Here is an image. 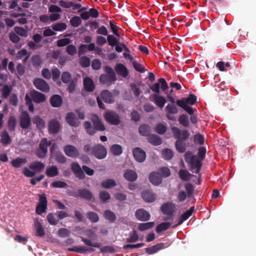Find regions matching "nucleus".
I'll list each match as a JSON object with an SVG mask.
<instances>
[{"mask_svg": "<svg viewBox=\"0 0 256 256\" xmlns=\"http://www.w3.org/2000/svg\"><path fill=\"white\" fill-rule=\"evenodd\" d=\"M94 126L89 121H86L84 123V126L86 132L90 136H94L98 131L103 132L106 130V127L99 117L95 114L92 118Z\"/></svg>", "mask_w": 256, "mask_h": 256, "instance_id": "f257e3e1", "label": "nucleus"}, {"mask_svg": "<svg viewBox=\"0 0 256 256\" xmlns=\"http://www.w3.org/2000/svg\"><path fill=\"white\" fill-rule=\"evenodd\" d=\"M184 160L189 166L190 170L194 173L200 174L202 166V161L198 156L192 154L191 151H187L185 152Z\"/></svg>", "mask_w": 256, "mask_h": 256, "instance_id": "f03ea898", "label": "nucleus"}, {"mask_svg": "<svg viewBox=\"0 0 256 256\" xmlns=\"http://www.w3.org/2000/svg\"><path fill=\"white\" fill-rule=\"evenodd\" d=\"M104 70L106 74H102L100 77V81L101 83L110 84L116 80V76L110 66H106Z\"/></svg>", "mask_w": 256, "mask_h": 256, "instance_id": "7ed1b4c3", "label": "nucleus"}, {"mask_svg": "<svg viewBox=\"0 0 256 256\" xmlns=\"http://www.w3.org/2000/svg\"><path fill=\"white\" fill-rule=\"evenodd\" d=\"M38 202L36 208V212L41 216L46 212L48 201L45 194H38Z\"/></svg>", "mask_w": 256, "mask_h": 256, "instance_id": "20e7f679", "label": "nucleus"}, {"mask_svg": "<svg viewBox=\"0 0 256 256\" xmlns=\"http://www.w3.org/2000/svg\"><path fill=\"white\" fill-rule=\"evenodd\" d=\"M105 120L112 125L117 126L120 122L119 115L114 111L106 110L104 114Z\"/></svg>", "mask_w": 256, "mask_h": 256, "instance_id": "39448f33", "label": "nucleus"}, {"mask_svg": "<svg viewBox=\"0 0 256 256\" xmlns=\"http://www.w3.org/2000/svg\"><path fill=\"white\" fill-rule=\"evenodd\" d=\"M173 136L176 140H186L190 135L188 130L174 126L172 128Z\"/></svg>", "mask_w": 256, "mask_h": 256, "instance_id": "423d86ee", "label": "nucleus"}, {"mask_svg": "<svg viewBox=\"0 0 256 256\" xmlns=\"http://www.w3.org/2000/svg\"><path fill=\"white\" fill-rule=\"evenodd\" d=\"M92 154L96 158L102 160L106 157L107 150L104 146L98 144L92 147Z\"/></svg>", "mask_w": 256, "mask_h": 256, "instance_id": "0eeeda50", "label": "nucleus"}, {"mask_svg": "<svg viewBox=\"0 0 256 256\" xmlns=\"http://www.w3.org/2000/svg\"><path fill=\"white\" fill-rule=\"evenodd\" d=\"M50 144V142H48L46 138H42L40 144L39 148L36 152V155L40 158H44L48 152V146Z\"/></svg>", "mask_w": 256, "mask_h": 256, "instance_id": "6e6552de", "label": "nucleus"}, {"mask_svg": "<svg viewBox=\"0 0 256 256\" xmlns=\"http://www.w3.org/2000/svg\"><path fill=\"white\" fill-rule=\"evenodd\" d=\"M160 86L162 90L165 92L168 88V83L164 78H160L158 82H156L150 86V88L154 92L160 94Z\"/></svg>", "mask_w": 256, "mask_h": 256, "instance_id": "1a4fd4ad", "label": "nucleus"}, {"mask_svg": "<svg viewBox=\"0 0 256 256\" xmlns=\"http://www.w3.org/2000/svg\"><path fill=\"white\" fill-rule=\"evenodd\" d=\"M196 96L194 94H190L187 98L177 100L176 104L178 106H182L183 104L192 106L196 103Z\"/></svg>", "mask_w": 256, "mask_h": 256, "instance_id": "9d476101", "label": "nucleus"}, {"mask_svg": "<svg viewBox=\"0 0 256 256\" xmlns=\"http://www.w3.org/2000/svg\"><path fill=\"white\" fill-rule=\"evenodd\" d=\"M33 84L36 88L43 92H48L50 90L48 84L41 78H36L33 81Z\"/></svg>", "mask_w": 256, "mask_h": 256, "instance_id": "9b49d317", "label": "nucleus"}, {"mask_svg": "<svg viewBox=\"0 0 256 256\" xmlns=\"http://www.w3.org/2000/svg\"><path fill=\"white\" fill-rule=\"evenodd\" d=\"M166 111V118L172 121L176 120V117L174 114H176L178 112V108L174 104H168L165 108Z\"/></svg>", "mask_w": 256, "mask_h": 256, "instance_id": "f8f14e48", "label": "nucleus"}, {"mask_svg": "<svg viewBox=\"0 0 256 256\" xmlns=\"http://www.w3.org/2000/svg\"><path fill=\"white\" fill-rule=\"evenodd\" d=\"M71 169L75 176L80 180H84L85 178V174L81 168L80 164L74 162L71 164Z\"/></svg>", "mask_w": 256, "mask_h": 256, "instance_id": "ddd939ff", "label": "nucleus"}, {"mask_svg": "<svg viewBox=\"0 0 256 256\" xmlns=\"http://www.w3.org/2000/svg\"><path fill=\"white\" fill-rule=\"evenodd\" d=\"M169 243L160 242L152 246L150 248H147L145 249L146 253L148 254H152L158 250L166 248L170 246Z\"/></svg>", "mask_w": 256, "mask_h": 256, "instance_id": "4468645a", "label": "nucleus"}, {"mask_svg": "<svg viewBox=\"0 0 256 256\" xmlns=\"http://www.w3.org/2000/svg\"><path fill=\"white\" fill-rule=\"evenodd\" d=\"M64 151L65 154L71 158H77L79 156L78 149L74 146L68 144L64 147Z\"/></svg>", "mask_w": 256, "mask_h": 256, "instance_id": "2eb2a0df", "label": "nucleus"}, {"mask_svg": "<svg viewBox=\"0 0 256 256\" xmlns=\"http://www.w3.org/2000/svg\"><path fill=\"white\" fill-rule=\"evenodd\" d=\"M135 216L138 220L143 222L148 220L150 218V213L144 208L137 210L135 212Z\"/></svg>", "mask_w": 256, "mask_h": 256, "instance_id": "dca6fc26", "label": "nucleus"}, {"mask_svg": "<svg viewBox=\"0 0 256 256\" xmlns=\"http://www.w3.org/2000/svg\"><path fill=\"white\" fill-rule=\"evenodd\" d=\"M174 206L172 203H165L161 206V210L162 212L164 214L168 216L170 218H172L174 216Z\"/></svg>", "mask_w": 256, "mask_h": 256, "instance_id": "f3484780", "label": "nucleus"}, {"mask_svg": "<svg viewBox=\"0 0 256 256\" xmlns=\"http://www.w3.org/2000/svg\"><path fill=\"white\" fill-rule=\"evenodd\" d=\"M66 120L67 123L73 127H78L80 124V122L76 118V114L72 112H68L66 114Z\"/></svg>", "mask_w": 256, "mask_h": 256, "instance_id": "a211bd4d", "label": "nucleus"}, {"mask_svg": "<svg viewBox=\"0 0 256 256\" xmlns=\"http://www.w3.org/2000/svg\"><path fill=\"white\" fill-rule=\"evenodd\" d=\"M133 156L134 159L138 162H143L146 157L145 152L140 148H136L133 150Z\"/></svg>", "mask_w": 256, "mask_h": 256, "instance_id": "6ab92c4d", "label": "nucleus"}, {"mask_svg": "<svg viewBox=\"0 0 256 256\" xmlns=\"http://www.w3.org/2000/svg\"><path fill=\"white\" fill-rule=\"evenodd\" d=\"M48 127L50 134H56L59 132L61 126L57 120L53 119L50 121Z\"/></svg>", "mask_w": 256, "mask_h": 256, "instance_id": "aec40b11", "label": "nucleus"}, {"mask_svg": "<svg viewBox=\"0 0 256 256\" xmlns=\"http://www.w3.org/2000/svg\"><path fill=\"white\" fill-rule=\"evenodd\" d=\"M194 210V206H192L190 208V210H186V212L182 214L178 219V223L174 226L173 228H176V226L182 224L184 221L188 220L192 215Z\"/></svg>", "mask_w": 256, "mask_h": 256, "instance_id": "412c9836", "label": "nucleus"}, {"mask_svg": "<svg viewBox=\"0 0 256 256\" xmlns=\"http://www.w3.org/2000/svg\"><path fill=\"white\" fill-rule=\"evenodd\" d=\"M78 194H74L72 196L74 197L80 196V198L88 200H90L93 198L92 194L86 188L78 189Z\"/></svg>", "mask_w": 256, "mask_h": 256, "instance_id": "4be33fe9", "label": "nucleus"}, {"mask_svg": "<svg viewBox=\"0 0 256 256\" xmlns=\"http://www.w3.org/2000/svg\"><path fill=\"white\" fill-rule=\"evenodd\" d=\"M114 70L118 75L124 78H126L129 74L128 70L126 66L122 64L118 63L116 64Z\"/></svg>", "mask_w": 256, "mask_h": 256, "instance_id": "5701e85b", "label": "nucleus"}, {"mask_svg": "<svg viewBox=\"0 0 256 256\" xmlns=\"http://www.w3.org/2000/svg\"><path fill=\"white\" fill-rule=\"evenodd\" d=\"M100 96L106 103L112 104L114 102V98L112 94L108 90H106L102 91Z\"/></svg>", "mask_w": 256, "mask_h": 256, "instance_id": "b1692460", "label": "nucleus"}, {"mask_svg": "<svg viewBox=\"0 0 256 256\" xmlns=\"http://www.w3.org/2000/svg\"><path fill=\"white\" fill-rule=\"evenodd\" d=\"M149 180L154 185L158 186L162 182V177L159 172H153L150 174Z\"/></svg>", "mask_w": 256, "mask_h": 256, "instance_id": "393cba45", "label": "nucleus"}, {"mask_svg": "<svg viewBox=\"0 0 256 256\" xmlns=\"http://www.w3.org/2000/svg\"><path fill=\"white\" fill-rule=\"evenodd\" d=\"M50 102L52 107L59 108L62 105L63 100L60 95L54 94L50 98Z\"/></svg>", "mask_w": 256, "mask_h": 256, "instance_id": "a878e982", "label": "nucleus"}, {"mask_svg": "<svg viewBox=\"0 0 256 256\" xmlns=\"http://www.w3.org/2000/svg\"><path fill=\"white\" fill-rule=\"evenodd\" d=\"M46 99L44 94L33 90V102L40 104L45 102Z\"/></svg>", "mask_w": 256, "mask_h": 256, "instance_id": "bb28decb", "label": "nucleus"}, {"mask_svg": "<svg viewBox=\"0 0 256 256\" xmlns=\"http://www.w3.org/2000/svg\"><path fill=\"white\" fill-rule=\"evenodd\" d=\"M148 141L154 146H159L162 144V138L154 134H150L147 136Z\"/></svg>", "mask_w": 256, "mask_h": 256, "instance_id": "cd10ccee", "label": "nucleus"}, {"mask_svg": "<svg viewBox=\"0 0 256 256\" xmlns=\"http://www.w3.org/2000/svg\"><path fill=\"white\" fill-rule=\"evenodd\" d=\"M84 86L85 90L88 92L94 91L95 88L93 80L89 77H86L84 78Z\"/></svg>", "mask_w": 256, "mask_h": 256, "instance_id": "c85d7f7f", "label": "nucleus"}, {"mask_svg": "<svg viewBox=\"0 0 256 256\" xmlns=\"http://www.w3.org/2000/svg\"><path fill=\"white\" fill-rule=\"evenodd\" d=\"M142 197L144 201L148 202H152L156 200L155 195L150 190H144L142 194Z\"/></svg>", "mask_w": 256, "mask_h": 256, "instance_id": "c756f323", "label": "nucleus"}, {"mask_svg": "<svg viewBox=\"0 0 256 256\" xmlns=\"http://www.w3.org/2000/svg\"><path fill=\"white\" fill-rule=\"evenodd\" d=\"M68 250L70 252H75L79 254H85L87 252H94V250L92 248H86L83 246L69 248Z\"/></svg>", "mask_w": 256, "mask_h": 256, "instance_id": "7c9ffc66", "label": "nucleus"}, {"mask_svg": "<svg viewBox=\"0 0 256 256\" xmlns=\"http://www.w3.org/2000/svg\"><path fill=\"white\" fill-rule=\"evenodd\" d=\"M124 176L127 180L132 182L136 180L138 175L136 172L131 170H127L125 171Z\"/></svg>", "mask_w": 256, "mask_h": 256, "instance_id": "2f4dec72", "label": "nucleus"}, {"mask_svg": "<svg viewBox=\"0 0 256 256\" xmlns=\"http://www.w3.org/2000/svg\"><path fill=\"white\" fill-rule=\"evenodd\" d=\"M34 225L36 227V236L38 237H42L45 234V230L41 224L38 220H34Z\"/></svg>", "mask_w": 256, "mask_h": 256, "instance_id": "473e14b6", "label": "nucleus"}, {"mask_svg": "<svg viewBox=\"0 0 256 256\" xmlns=\"http://www.w3.org/2000/svg\"><path fill=\"white\" fill-rule=\"evenodd\" d=\"M186 140H176L175 142V148L176 150L180 153L184 152L186 150Z\"/></svg>", "mask_w": 256, "mask_h": 256, "instance_id": "72a5a7b5", "label": "nucleus"}, {"mask_svg": "<svg viewBox=\"0 0 256 256\" xmlns=\"http://www.w3.org/2000/svg\"><path fill=\"white\" fill-rule=\"evenodd\" d=\"M46 174L48 177H54L58 174V168L55 166H52L50 167H48L46 170Z\"/></svg>", "mask_w": 256, "mask_h": 256, "instance_id": "f704fd0d", "label": "nucleus"}, {"mask_svg": "<svg viewBox=\"0 0 256 256\" xmlns=\"http://www.w3.org/2000/svg\"><path fill=\"white\" fill-rule=\"evenodd\" d=\"M33 176H34L35 173L36 172H42L45 168V165L44 164L36 161L33 162Z\"/></svg>", "mask_w": 256, "mask_h": 256, "instance_id": "c9c22d12", "label": "nucleus"}, {"mask_svg": "<svg viewBox=\"0 0 256 256\" xmlns=\"http://www.w3.org/2000/svg\"><path fill=\"white\" fill-rule=\"evenodd\" d=\"M180 178L184 181H188L194 176L185 170L181 169L178 172Z\"/></svg>", "mask_w": 256, "mask_h": 256, "instance_id": "e433bc0d", "label": "nucleus"}, {"mask_svg": "<svg viewBox=\"0 0 256 256\" xmlns=\"http://www.w3.org/2000/svg\"><path fill=\"white\" fill-rule=\"evenodd\" d=\"M153 97L154 98V102L160 108H162L166 102L165 98L157 94H154Z\"/></svg>", "mask_w": 256, "mask_h": 256, "instance_id": "4c0bfd02", "label": "nucleus"}, {"mask_svg": "<svg viewBox=\"0 0 256 256\" xmlns=\"http://www.w3.org/2000/svg\"><path fill=\"white\" fill-rule=\"evenodd\" d=\"M21 126L23 128H27L30 124V118L26 112H23L21 116Z\"/></svg>", "mask_w": 256, "mask_h": 256, "instance_id": "58836bf2", "label": "nucleus"}, {"mask_svg": "<svg viewBox=\"0 0 256 256\" xmlns=\"http://www.w3.org/2000/svg\"><path fill=\"white\" fill-rule=\"evenodd\" d=\"M104 217L111 223L114 222L116 220V216L114 213L108 210H106L104 212Z\"/></svg>", "mask_w": 256, "mask_h": 256, "instance_id": "ea45409f", "label": "nucleus"}, {"mask_svg": "<svg viewBox=\"0 0 256 256\" xmlns=\"http://www.w3.org/2000/svg\"><path fill=\"white\" fill-rule=\"evenodd\" d=\"M110 151L113 155L118 156L122 154V148L120 145L114 144L110 146Z\"/></svg>", "mask_w": 256, "mask_h": 256, "instance_id": "a19ab883", "label": "nucleus"}, {"mask_svg": "<svg viewBox=\"0 0 256 256\" xmlns=\"http://www.w3.org/2000/svg\"><path fill=\"white\" fill-rule=\"evenodd\" d=\"M33 123L36 124L37 128L40 130H42L45 126L44 120L38 116L33 117Z\"/></svg>", "mask_w": 256, "mask_h": 256, "instance_id": "79ce46f5", "label": "nucleus"}, {"mask_svg": "<svg viewBox=\"0 0 256 256\" xmlns=\"http://www.w3.org/2000/svg\"><path fill=\"white\" fill-rule=\"evenodd\" d=\"M150 126L146 124H142L138 128L140 134L142 136H146L150 134Z\"/></svg>", "mask_w": 256, "mask_h": 256, "instance_id": "37998d69", "label": "nucleus"}, {"mask_svg": "<svg viewBox=\"0 0 256 256\" xmlns=\"http://www.w3.org/2000/svg\"><path fill=\"white\" fill-rule=\"evenodd\" d=\"M179 123L184 128H188L189 126L190 122L188 121V116L185 114H182L179 116L178 118Z\"/></svg>", "mask_w": 256, "mask_h": 256, "instance_id": "c03bdc74", "label": "nucleus"}, {"mask_svg": "<svg viewBox=\"0 0 256 256\" xmlns=\"http://www.w3.org/2000/svg\"><path fill=\"white\" fill-rule=\"evenodd\" d=\"M116 184L115 180L113 179L108 178L102 181L101 183V186L106 188H110L116 186Z\"/></svg>", "mask_w": 256, "mask_h": 256, "instance_id": "a18cd8bd", "label": "nucleus"}, {"mask_svg": "<svg viewBox=\"0 0 256 256\" xmlns=\"http://www.w3.org/2000/svg\"><path fill=\"white\" fill-rule=\"evenodd\" d=\"M167 127L166 124L158 123L155 127V131L159 134H164L166 131Z\"/></svg>", "mask_w": 256, "mask_h": 256, "instance_id": "49530a36", "label": "nucleus"}, {"mask_svg": "<svg viewBox=\"0 0 256 256\" xmlns=\"http://www.w3.org/2000/svg\"><path fill=\"white\" fill-rule=\"evenodd\" d=\"M138 234L135 230H134L126 238V242L128 243L135 242L138 240Z\"/></svg>", "mask_w": 256, "mask_h": 256, "instance_id": "de8ad7c7", "label": "nucleus"}, {"mask_svg": "<svg viewBox=\"0 0 256 256\" xmlns=\"http://www.w3.org/2000/svg\"><path fill=\"white\" fill-rule=\"evenodd\" d=\"M154 226V222H148L146 223L140 224L138 229L140 231H144L153 228Z\"/></svg>", "mask_w": 256, "mask_h": 256, "instance_id": "09e8293b", "label": "nucleus"}, {"mask_svg": "<svg viewBox=\"0 0 256 256\" xmlns=\"http://www.w3.org/2000/svg\"><path fill=\"white\" fill-rule=\"evenodd\" d=\"M162 158L166 160L172 159L174 156L173 151L170 148H165L162 150Z\"/></svg>", "mask_w": 256, "mask_h": 256, "instance_id": "8fccbe9b", "label": "nucleus"}, {"mask_svg": "<svg viewBox=\"0 0 256 256\" xmlns=\"http://www.w3.org/2000/svg\"><path fill=\"white\" fill-rule=\"evenodd\" d=\"M26 162V158H16L12 160V164L15 168H18L24 164Z\"/></svg>", "mask_w": 256, "mask_h": 256, "instance_id": "3c124183", "label": "nucleus"}, {"mask_svg": "<svg viewBox=\"0 0 256 256\" xmlns=\"http://www.w3.org/2000/svg\"><path fill=\"white\" fill-rule=\"evenodd\" d=\"M99 198L102 202L105 203L108 200H110V195L108 192L105 190H102L100 192L99 194Z\"/></svg>", "mask_w": 256, "mask_h": 256, "instance_id": "603ef678", "label": "nucleus"}, {"mask_svg": "<svg viewBox=\"0 0 256 256\" xmlns=\"http://www.w3.org/2000/svg\"><path fill=\"white\" fill-rule=\"evenodd\" d=\"M170 224H171L170 222H162L156 226V231L157 233H160V232L166 230L170 228Z\"/></svg>", "mask_w": 256, "mask_h": 256, "instance_id": "864d4df0", "label": "nucleus"}, {"mask_svg": "<svg viewBox=\"0 0 256 256\" xmlns=\"http://www.w3.org/2000/svg\"><path fill=\"white\" fill-rule=\"evenodd\" d=\"M86 216L88 220L92 222H97L99 220L98 216L95 212H87Z\"/></svg>", "mask_w": 256, "mask_h": 256, "instance_id": "5fc2aeb1", "label": "nucleus"}, {"mask_svg": "<svg viewBox=\"0 0 256 256\" xmlns=\"http://www.w3.org/2000/svg\"><path fill=\"white\" fill-rule=\"evenodd\" d=\"M66 27V24L64 22H57L52 26V28L55 31H63Z\"/></svg>", "mask_w": 256, "mask_h": 256, "instance_id": "6e6d98bb", "label": "nucleus"}, {"mask_svg": "<svg viewBox=\"0 0 256 256\" xmlns=\"http://www.w3.org/2000/svg\"><path fill=\"white\" fill-rule=\"evenodd\" d=\"M81 238L82 240L84 243L85 244L87 245L88 246L98 248H100L101 246L99 242L93 243L92 241L89 239H87L82 237H81Z\"/></svg>", "mask_w": 256, "mask_h": 256, "instance_id": "4d7b16f0", "label": "nucleus"}, {"mask_svg": "<svg viewBox=\"0 0 256 256\" xmlns=\"http://www.w3.org/2000/svg\"><path fill=\"white\" fill-rule=\"evenodd\" d=\"M1 142L4 145L8 144L10 142V138L6 132H4L1 134Z\"/></svg>", "mask_w": 256, "mask_h": 256, "instance_id": "13d9d810", "label": "nucleus"}, {"mask_svg": "<svg viewBox=\"0 0 256 256\" xmlns=\"http://www.w3.org/2000/svg\"><path fill=\"white\" fill-rule=\"evenodd\" d=\"M70 23L72 26L78 27L82 24V20L80 17L74 16L70 19Z\"/></svg>", "mask_w": 256, "mask_h": 256, "instance_id": "bf43d9fd", "label": "nucleus"}, {"mask_svg": "<svg viewBox=\"0 0 256 256\" xmlns=\"http://www.w3.org/2000/svg\"><path fill=\"white\" fill-rule=\"evenodd\" d=\"M80 63L82 67L87 68L90 65V60L88 57L84 56L80 58Z\"/></svg>", "mask_w": 256, "mask_h": 256, "instance_id": "052dcab7", "label": "nucleus"}, {"mask_svg": "<svg viewBox=\"0 0 256 256\" xmlns=\"http://www.w3.org/2000/svg\"><path fill=\"white\" fill-rule=\"evenodd\" d=\"M107 42L110 46H114L118 44V42L117 38L113 35L108 34L107 36Z\"/></svg>", "mask_w": 256, "mask_h": 256, "instance_id": "680f3d73", "label": "nucleus"}, {"mask_svg": "<svg viewBox=\"0 0 256 256\" xmlns=\"http://www.w3.org/2000/svg\"><path fill=\"white\" fill-rule=\"evenodd\" d=\"M46 218L50 224L54 226L58 224V220L56 219L55 214H54V213H49L47 215Z\"/></svg>", "mask_w": 256, "mask_h": 256, "instance_id": "e2e57ef3", "label": "nucleus"}, {"mask_svg": "<svg viewBox=\"0 0 256 256\" xmlns=\"http://www.w3.org/2000/svg\"><path fill=\"white\" fill-rule=\"evenodd\" d=\"M56 160L60 164H64L66 162V158L61 152H58L55 154Z\"/></svg>", "mask_w": 256, "mask_h": 256, "instance_id": "0e129e2a", "label": "nucleus"}, {"mask_svg": "<svg viewBox=\"0 0 256 256\" xmlns=\"http://www.w3.org/2000/svg\"><path fill=\"white\" fill-rule=\"evenodd\" d=\"M62 80L64 84H68L72 80V76L70 72H64L62 75Z\"/></svg>", "mask_w": 256, "mask_h": 256, "instance_id": "69168bd1", "label": "nucleus"}, {"mask_svg": "<svg viewBox=\"0 0 256 256\" xmlns=\"http://www.w3.org/2000/svg\"><path fill=\"white\" fill-rule=\"evenodd\" d=\"M159 173L162 177L167 178L170 175V171L167 167H162L159 170Z\"/></svg>", "mask_w": 256, "mask_h": 256, "instance_id": "338daca9", "label": "nucleus"}, {"mask_svg": "<svg viewBox=\"0 0 256 256\" xmlns=\"http://www.w3.org/2000/svg\"><path fill=\"white\" fill-rule=\"evenodd\" d=\"M132 66L137 72L143 73L145 72V68L140 63L134 60L132 61Z\"/></svg>", "mask_w": 256, "mask_h": 256, "instance_id": "774afa93", "label": "nucleus"}]
</instances>
